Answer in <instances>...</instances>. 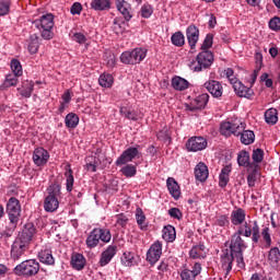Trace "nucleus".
Wrapping results in <instances>:
<instances>
[{
  "mask_svg": "<svg viewBox=\"0 0 280 280\" xmlns=\"http://www.w3.org/2000/svg\"><path fill=\"white\" fill-rule=\"evenodd\" d=\"M244 237H250L254 244H257L261 238L259 233V224L257 221L245 222L241 225L236 233L232 235L230 248H225L221 255V264L223 270H225L224 279H229L231 270H233V261L236 259L238 268H244V248H246V243L242 240Z\"/></svg>",
  "mask_w": 280,
  "mask_h": 280,
  "instance_id": "nucleus-1",
  "label": "nucleus"
},
{
  "mask_svg": "<svg viewBox=\"0 0 280 280\" xmlns=\"http://www.w3.org/2000/svg\"><path fill=\"white\" fill-rule=\"evenodd\" d=\"M54 19V14L48 13L33 22V25L40 32V36L44 40H51V38H54V26L56 25Z\"/></svg>",
  "mask_w": 280,
  "mask_h": 280,
  "instance_id": "nucleus-2",
  "label": "nucleus"
},
{
  "mask_svg": "<svg viewBox=\"0 0 280 280\" xmlns=\"http://www.w3.org/2000/svg\"><path fill=\"white\" fill-rule=\"evenodd\" d=\"M244 78L246 82H248L249 86L244 85V83L240 81L238 83H235V85H233V89L238 97H246V100H250V97L255 95V92L250 88L253 86V84H255V81L257 80V72H245Z\"/></svg>",
  "mask_w": 280,
  "mask_h": 280,
  "instance_id": "nucleus-3",
  "label": "nucleus"
},
{
  "mask_svg": "<svg viewBox=\"0 0 280 280\" xmlns=\"http://www.w3.org/2000/svg\"><path fill=\"white\" fill-rule=\"evenodd\" d=\"M113 235L110 234V230L108 229H94L88 236L85 244L88 248H95L98 246L100 241L108 244L110 242Z\"/></svg>",
  "mask_w": 280,
  "mask_h": 280,
  "instance_id": "nucleus-4",
  "label": "nucleus"
},
{
  "mask_svg": "<svg viewBox=\"0 0 280 280\" xmlns=\"http://www.w3.org/2000/svg\"><path fill=\"white\" fill-rule=\"evenodd\" d=\"M148 56V48L138 47L131 51H125L120 55V62L124 65H139L145 60Z\"/></svg>",
  "mask_w": 280,
  "mask_h": 280,
  "instance_id": "nucleus-5",
  "label": "nucleus"
},
{
  "mask_svg": "<svg viewBox=\"0 0 280 280\" xmlns=\"http://www.w3.org/2000/svg\"><path fill=\"white\" fill-rule=\"evenodd\" d=\"M38 270H40V264L36 259H28L14 268V275H18V277H34L38 275Z\"/></svg>",
  "mask_w": 280,
  "mask_h": 280,
  "instance_id": "nucleus-6",
  "label": "nucleus"
},
{
  "mask_svg": "<svg viewBox=\"0 0 280 280\" xmlns=\"http://www.w3.org/2000/svg\"><path fill=\"white\" fill-rule=\"evenodd\" d=\"M213 65V52L211 50H202L198 54L197 60L189 63L190 71H202L209 69Z\"/></svg>",
  "mask_w": 280,
  "mask_h": 280,
  "instance_id": "nucleus-7",
  "label": "nucleus"
},
{
  "mask_svg": "<svg viewBox=\"0 0 280 280\" xmlns=\"http://www.w3.org/2000/svg\"><path fill=\"white\" fill-rule=\"evenodd\" d=\"M7 213L11 223V229H16L19 220H21V201L11 197L7 203Z\"/></svg>",
  "mask_w": 280,
  "mask_h": 280,
  "instance_id": "nucleus-8",
  "label": "nucleus"
},
{
  "mask_svg": "<svg viewBox=\"0 0 280 280\" xmlns=\"http://www.w3.org/2000/svg\"><path fill=\"white\" fill-rule=\"evenodd\" d=\"M34 235H36V226H34V223H26L15 240L30 246L32 240H34Z\"/></svg>",
  "mask_w": 280,
  "mask_h": 280,
  "instance_id": "nucleus-9",
  "label": "nucleus"
},
{
  "mask_svg": "<svg viewBox=\"0 0 280 280\" xmlns=\"http://www.w3.org/2000/svg\"><path fill=\"white\" fill-rule=\"evenodd\" d=\"M139 149L137 147H129L127 150H125L120 156L116 161L117 166L126 165L127 163H131V161H135V159H139Z\"/></svg>",
  "mask_w": 280,
  "mask_h": 280,
  "instance_id": "nucleus-10",
  "label": "nucleus"
},
{
  "mask_svg": "<svg viewBox=\"0 0 280 280\" xmlns=\"http://www.w3.org/2000/svg\"><path fill=\"white\" fill-rule=\"evenodd\" d=\"M161 255H163V244L156 241L148 250L147 260L150 261L152 266H154V264L161 259Z\"/></svg>",
  "mask_w": 280,
  "mask_h": 280,
  "instance_id": "nucleus-11",
  "label": "nucleus"
},
{
  "mask_svg": "<svg viewBox=\"0 0 280 280\" xmlns=\"http://www.w3.org/2000/svg\"><path fill=\"white\" fill-rule=\"evenodd\" d=\"M188 152H200L207 148V139L203 137H194L186 142Z\"/></svg>",
  "mask_w": 280,
  "mask_h": 280,
  "instance_id": "nucleus-12",
  "label": "nucleus"
},
{
  "mask_svg": "<svg viewBox=\"0 0 280 280\" xmlns=\"http://www.w3.org/2000/svg\"><path fill=\"white\" fill-rule=\"evenodd\" d=\"M186 37L190 49H196V45H198V40H200V30L198 26L189 25L186 28Z\"/></svg>",
  "mask_w": 280,
  "mask_h": 280,
  "instance_id": "nucleus-13",
  "label": "nucleus"
},
{
  "mask_svg": "<svg viewBox=\"0 0 280 280\" xmlns=\"http://www.w3.org/2000/svg\"><path fill=\"white\" fill-rule=\"evenodd\" d=\"M209 103V94L205 93L197 96L189 105H187V110L194 113L196 110H202L205 106Z\"/></svg>",
  "mask_w": 280,
  "mask_h": 280,
  "instance_id": "nucleus-14",
  "label": "nucleus"
},
{
  "mask_svg": "<svg viewBox=\"0 0 280 280\" xmlns=\"http://www.w3.org/2000/svg\"><path fill=\"white\" fill-rule=\"evenodd\" d=\"M240 128V125L223 122L221 124L220 132L223 135V137H231V135H234V137H240V135H242V129Z\"/></svg>",
  "mask_w": 280,
  "mask_h": 280,
  "instance_id": "nucleus-15",
  "label": "nucleus"
},
{
  "mask_svg": "<svg viewBox=\"0 0 280 280\" xmlns=\"http://www.w3.org/2000/svg\"><path fill=\"white\" fill-rule=\"evenodd\" d=\"M33 161L35 165L40 167L42 165H47V161H49V152L44 148H37L33 152Z\"/></svg>",
  "mask_w": 280,
  "mask_h": 280,
  "instance_id": "nucleus-16",
  "label": "nucleus"
},
{
  "mask_svg": "<svg viewBox=\"0 0 280 280\" xmlns=\"http://www.w3.org/2000/svg\"><path fill=\"white\" fill-rule=\"evenodd\" d=\"M27 246L28 245H25L24 243H21L15 238L11 247V259H13V261H18V259H21L25 250H27Z\"/></svg>",
  "mask_w": 280,
  "mask_h": 280,
  "instance_id": "nucleus-17",
  "label": "nucleus"
},
{
  "mask_svg": "<svg viewBox=\"0 0 280 280\" xmlns=\"http://www.w3.org/2000/svg\"><path fill=\"white\" fill-rule=\"evenodd\" d=\"M116 8L120 14H122L125 21L132 20V8H130V3L126 0H116Z\"/></svg>",
  "mask_w": 280,
  "mask_h": 280,
  "instance_id": "nucleus-18",
  "label": "nucleus"
},
{
  "mask_svg": "<svg viewBox=\"0 0 280 280\" xmlns=\"http://www.w3.org/2000/svg\"><path fill=\"white\" fill-rule=\"evenodd\" d=\"M203 86L213 97H222L223 88L220 82L215 80H210L207 81Z\"/></svg>",
  "mask_w": 280,
  "mask_h": 280,
  "instance_id": "nucleus-19",
  "label": "nucleus"
},
{
  "mask_svg": "<svg viewBox=\"0 0 280 280\" xmlns=\"http://www.w3.org/2000/svg\"><path fill=\"white\" fill-rule=\"evenodd\" d=\"M117 255V245H109L101 255L100 265L108 266L113 257Z\"/></svg>",
  "mask_w": 280,
  "mask_h": 280,
  "instance_id": "nucleus-20",
  "label": "nucleus"
},
{
  "mask_svg": "<svg viewBox=\"0 0 280 280\" xmlns=\"http://www.w3.org/2000/svg\"><path fill=\"white\" fill-rule=\"evenodd\" d=\"M39 37L36 34L30 35V37L25 40L24 47H26L27 51L31 55L38 54V47H40Z\"/></svg>",
  "mask_w": 280,
  "mask_h": 280,
  "instance_id": "nucleus-21",
  "label": "nucleus"
},
{
  "mask_svg": "<svg viewBox=\"0 0 280 280\" xmlns=\"http://www.w3.org/2000/svg\"><path fill=\"white\" fill-rule=\"evenodd\" d=\"M195 178L199 183H205L209 178V167L203 162H199L195 167Z\"/></svg>",
  "mask_w": 280,
  "mask_h": 280,
  "instance_id": "nucleus-22",
  "label": "nucleus"
},
{
  "mask_svg": "<svg viewBox=\"0 0 280 280\" xmlns=\"http://www.w3.org/2000/svg\"><path fill=\"white\" fill-rule=\"evenodd\" d=\"M90 5L94 12H108L113 8V2L110 0H92Z\"/></svg>",
  "mask_w": 280,
  "mask_h": 280,
  "instance_id": "nucleus-23",
  "label": "nucleus"
},
{
  "mask_svg": "<svg viewBox=\"0 0 280 280\" xmlns=\"http://www.w3.org/2000/svg\"><path fill=\"white\" fill-rule=\"evenodd\" d=\"M21 75H23V71H12L7 74L3 82V88L10 89V86H16V84H19V78H21Z\"/></svg>",
  "mask_w": 280,
  "mask_h": 280,
  "instance_id": "nucleus-24",
  "label": "nucleus"
},
{
  "mask_svg": "<svg viewBox=\"0 0 280 280\" xmlns=\"http://www.w3.org/2000/svg\"><path fill=\"white\" fill-rule=\"evenodd\" d=\"M166 185L174 200H178V198H180V186H178L176 179H174V177H168L166 180Z\"/></svg>",
  "mask_w": 280,
  "mask_h": 280,
  "instance_id": "nucleus-25",
  "label": "nucleus"
},
{
  "mask_svg": "<svg viewBox=\"0 0 280 280\" xmlns=\"http://www.w3.org/2000/svg\"><path fill=\"white\" fill-rule=\"evenodd\" d=\"M38 259L40 264L45 266H54L56 264V259L54 258V254H51V249H42L38 253Z\"/></svg>",
  "mask_w": 280,
  "mask_h": 280,
  "instance_id": "nucleus-26",
  "label": "nucleus"
},
{
  "mask_svg": "<svg viewBox=\"0 0 280 280\" xmlns=\"http://www.w3.org/2000/svg\"><path fill=\"white\" fill-rule=\"evenodd\" d=\"M241 142L244 145H250V143H255V132L253 130H244V124H241Z\"/></svg>",
  "mask_w": 280,
  "mask_h": 280,
  "instance_id": "nucleus-27",
  "label": "nucleus"
},
{
  "mask_svg": "<svg viewBox=\"0 0 280 280\" xmlns=\"http://www.w3.org/2000/svg\"><path fill=\"white\" fill-rule=\"evenodd\" d=\"M60 206V202L58 201V198L46 196L44 200V209L48 213H54V211L58 210V207Z\"/></svg>",
  "mask_w": 280,
  "mask_h": 280,
  "instance_id": "nucleus-28",
  "label": "nucleus"
},
{
  "mask_svg": "<svg viewBox=\"0 0 280 280\" xmlns=\"http://www.w3.org/2000/svg\"><path fill=\"white\" fill-rule=\"evenodd\" d=\"M244 220H246V211L240 208L234 210L231 214V222L234 226H240V224H244Z\"/></svg>",
  "mask_w": 280,
  "mask_h": 280,
  "instance_id": "nucleus-29",
  "label": "nucleus"
},
{
  "mask_svg": "<svg viewBox=\"0 0 280 280\" xmlns=\"http://www.w3.org/2000/svg\"><path fill=\"white\" fill-rule=\"evenodd\" d=\"M71 266L74 270H84L86 266V258L82 254H73L71 257Z\"/></svg>",
  "mask_w": 280,
  "mask_h": 280,
  "instance_id": "nucleus-30",
  "label": "nucleus"
},
{
  "mask_svg": "<svg viewBox=\"0 0 280 280\" xmlns=\"http://www.w3.org/2000/svg\"><path fill=\"white\" fill-rule=\"evenodd\" d=\"M189 256L191 259H205L207 257V247L202 244L196 245L190 249Z\"/></svg>",
  "mask_w": 280,
  "mask_h": 280,
  "instance_id": "nucleus-31",
  "label": "nucleus"
},
{
  "mask_svg": "<svg viewBox=\"0 0 280 280\" xmlns=\"http://www.w3.org/2000/svg\"><path fill=\"white\" fill-rule=\"evenodd\" d=\"M18 91L20 92V95H22V97H32V93L34 92L33 81H25L22 84V88H19Z\"/></svg>",
  "mask_w": 280,
  "mask_h": 280,
  "instance_id": "nucleus-32",
  "label": "nucleus"
},
{
  "mask_svg": "<svg viewBox=\"0 0 280 280\" xmlns=\"http://www.w3.org/2000/svg\"><path fill=\"white\" fill-rule=\"evenodd\" d=\"M114 82H115V79L113 78V74L108 72H103L98 78V84L104 89H110Z\"/></svg>",
  "mask_w": 280,
  "mask_h": 280,
  "instance_id": "nucleus-33",
  "label": "nucleus"
},
{
  "mask_svg": "<svg viewBox=\"0 0 280 280\" xmlns=\"http://www.w3.org/2000/svg\"><path fill=\"white\" fill-rule=\"evenodd\" d=\"M66 189L67 191L71 192L73 191V183H74V178H73V170H71V164L66 165Z\"/></svg>",
  "mask_w": 280,
  "mask_h": 280,
  "instance_id": "nucleus-34",
  "label": "nucleus"
},
{
  "mask_svg": "<svg viewBox=\"0 0 280 280\" xmlns=\"http://www.w3.org/2000/svg\"><path fill=\"white\" fill-rule=\"evenodd\" d=\"M120 115L126 119H130L131 121H139L141 119V114L137 110H130L127 107L120 108Z\"/></svg>",
  "mask_w": 280,
  "mask_h": 280,
  "instance_id": "nucleus-35",
  "label": "nucleus"
},
{
  "mask_svg": "<svg viewBox=\"0 0 280 280\" xmlns=\"http://www.w3.org/2000/svg\"><path fill=\"white\" fill-rule=\"evenodd\" d=\"M237 164L240 165V167H248L252 164L250 163V153H248V151H246V150H242L237 154Z\"/></svg>",
  "mask_w": 280,
  "mask_h": 280,
  "instance_id": "nucleus-36",
  "label": "nucleus"
},
{
  "mask_svg": "<svg viewBox=\"0 0 280 280\" xmlns=\"http://www.w3.org/2000/svg\"><path fill=\"white\" fill-rule=\"evenodd\" d=\"M127 28H128V23L124 22L119 18L114 19L113 31L115 32V34L119 36V34H124Z\"/></svg>",
  "mask_w": 280,
  "mask_h": 280,
  "instance_id": "nucleus-37",
  "label": "nucleus"
},
{
  "mask_svg": "<svg viewBox=\"0 0 280 280\" xmlns=\"http://www.w3.org/2000/svg\"><path fill=\"white\" fill-rule=\"evenodd\" d=\"M172 86L176 91H185L186 89L189 88V82H187V80H185L180 77H174L172 79Z\"/></svg>",
  "mask_w": 280,
  "mask_h": 280,
  "instance_id": "nucleus-38",
  "label": "nucleus"
},
{
  "mask_svg": "<svg viewBox=\"0 0 280 280\" xmlns=\"http://www.w3.org/2000/svg\"><path fill=\"white\" fill-rule=\"evenodd\" d=\"M162 237L165 242H174L176 240V229L173 225H165Z\"/></svg>",
  "mask_w": 280,
  "mask_h": 280,
  "instance_id": "nucleus-39",
  "label": "nucleus"
},
{
  "mask_svg": "<svg viewBox=\"0 0 280 280\" xmlns=\"http://www.w3.org/2000/svg\"><path fill=\"white\" fill-rule=\"evenodd\" d=\"M278 114L277 108H269L265 113V121L271 126H275V124L279 121V117L277 116Z\"/></svg>",
  "mask_w": 280,
  "mask_h": 280,
  "instance_id": "nucleus-40",
  "label": "nucleus"
},
{
  "mask_svg": "<svg viewBox=\"0 0 280 280\" xmlns=\"http://www.w3.org/2000/svg\"><path fill=\"white\" fill-rule=\"evenodd\" d=\"M136 221L138 226H140L141 231H148V224L145 223V213L141 208H137L136 210Z\"/></svg>",
  "mask_w": 280,
  "mask_h": 280,
  "instance_id": "nucleus-41",
  "label": "nucleus"
},
{
  "mask_svg": "<svg viewBox=\"0 0 280 280\" xmlns=\"http://www.w3.org/2000/svg\"><path fill=\"white\" fill-rule=\"evenodd\" d=\"M171 43L175 47H183V45H185V35L183 34V32H175L171 37Z\"/></svg>",
  "mask_w": 280,
  "mask_h": 280,
  "instance_id": "nucleus-42",
  "label": "nucleus"
},
{
  "mask_svg": "<svg viewBox=\"0 0 280 280\" xmlns=\"http://www.w3.org/2000/svg\"><path fill=\"white\" fill-rule=\"evenodd\" d=\"M61 189H62V186H60L59 183L55 182L50 184L49 187L47 188V194L51 198H58L61 194Z\"/></svg>",
  "mask_w": 280,
  "mask_h": 280,
  "instance_id": "nucleus-43",
  "label": "nucleus"
},
{
  "mask_svg": "<svg viewBox=\"0 0 280 280\" xmlns=\"http://www.w3.org/2000/svg\"><path fill=\"white\" fill-rule=\"evenodd\" d=\"M65 124L67 128H77L78 124H80V118L78 115L70 113L66 116Z\"/></svg>",
  "mask_w": 280,
  "mask_h": 280,
  "instance_id": "nucleus-44",
  "label": "nucleus"
},
{
  "mask_svg": "<svg viewBox=\"0 0 280 280\" xmlns=\"http://www.w3.org/2000/svg\"><path fill=\"white\" fill-rule=\"evenodd\" d=\"M122 176H126V178H132L133 176H137V166L132 164H126L121 170H120Z\"/></svg>",
  "mask_w": 280,
  "mask_h": 280,
  "instance_id": "nucleus-45",
  "label": "nucleus"
},
{
  "mask_svg": "<svg viewBox=\"0 0 280 280\" xmlns=\"http://www.w3.org/2000/svg\"><path fill=\"white\" fill-rule=\"evenodd\" d=\"M152 14H154V7H152V4L147 2L140 8V15L142 19H150Z\"/></svg>",
  "mask_w": 280,
  "mask_h": 280,
  "instance_id": "nucleus-46",
  "label": "nucleus"
},
{
  "mask_svg": "<svg viewBox=\"0 0 280 280\" xmlns=\"http://www.w3.org/2000/svg\"><path fill=\"white\" fill-rule=\"evenodd\" d=\"M268 259H269V261H271V264H279V259H280L279 247H272L269 250Z\"/></svg>",
  "mask_w": 280,
  "mask_h": 280,
  "instance_id": "nucleus-47",
  "label": "nucleus"
},
{
  "mask_svg": "<svg viewBox=\"0 0 280 280\" xmlns=\"http://www.w3.org/2000/svg\"><path fill=\"white\" fill-rule=\"evenodd\" d=\"M121 262L124 266H133L135 265V254L130 252H125L121 257Z\"/></svg>",
  "mask_w": 280,
  "mask_h": 280,
  "instance_id": "nucleus-48",
  "label": "nucleus"
},
{
  "mask_svg": "<svg viewBox=\"0 0 280 280\" xmlns=\"http://www.w3.org/2000/svg\"><path fill=\"white\" fill-rule=\"evenodd\" d=\"M221 78L229 80L232 86H235V84H238L240 82L234 71H224L223 74H221Z\"/></svg>",
  "mask_w": 280,
  "mask_h": 280,
  "instance_id": "nucleus-49",
  "label": "nucleus"
},
{
  "mask_svg": "<svg viewBox=\"0 0 280 280\" xmlns=\"http://www.w3.org/2000/svg\"><path fill=\"white\" fill-rule=\"evenodd\" d=\"M213 47V34H208L206 38L203 39V43L201 45L202 51H209Z\"/></svg>",
  "mask_w": 280,
  "mask_h": 280,
  "instance_id": "nucleus-50",
  "label": "nucleus"
},
{
  "mask_svg": "<svg viewBox=\"0 0 280 280\" xmlns=\"http://www.w3.org/2000/svg\"><path fill=\"white\" fill-rule=\"evenodd\" d=\"M10 5H12V2L10 0H4L0 2V16H5L10 13Z\"/></svg>",
  "mask_w": 280,
  "mask_h": 280,
  "instance_id": "nucleus-51",
  "label": "nucleus"
},
{
  "mask_svg": "<svg viewBox=\"0 0 280 280\" xmlns=\"http://www.w3.org/2000/svg\"><path fill=\"white\" fill-rule=\"evenodd\" d=\"M252 159L254 161L253 163H256L257 165L258 163H261V161H264V150L255 149L253 151Z\"/></svg>",
  "mask_w": 280,
  "mask_h": 280,
  "instance_id": "nucleus-52",
  "label": "nucleus"
},
{
  "mask_svg": "<svg viewBox=\"0 0 280 280\" xmlns=\"http://www.w3.org/2000/svg\"><path fill=\"white\" fill-rule=\"evenodd\" d=\"M269 30H271L272 32H280V18L279 16H273L270 21H269Z\"/></svg>",
  "mask_w": 280,
  "mask_h": 280,
  "instance_id": "nucleus-53",
  "label": "nucleus"
},
{
  "mask_svg": "<svg viewBox=\"0 0 280 280\" xmlns=\"http://www.w3.org/2000/svg\"><path fill=\"white\" fill-rule=\"evenodd\" d=\"M261 235H262L264 242L267 244V248H269V246L272 244V238L270 237V229L269 228L262 229Z\"/></svg>",
  "mask_w": 280,
  "mask_h": 280,
  "instance_id": "nucleus-54",
  "label": "nucleus"
},
{
  "mask_svg": "<svg viewBox=\"0 0 280 280\" xmlns=\"http://www.w3.org/2000/svg\"><path fill=\"white\" fill-rule=\"evenodd\" d=\"M182 280H196V276L192 270L184 269L180 272Z\"/></svg>",
  "mask_w": 280,
  "mask_h": 280,
  "instance_id": "nucleus-55",
  "label": "nucleus"
},
{
  "mask_svg": "<svg viewBox=\"0 0 280 280\" xmlns=\"http://www.w3.org/2000/svg\"><path fill=\"white\" fill-rule=\"evenodd\" d=\"M255 63L257 71H260L261 67H264V55L260 51L255 52Z\"/></svg>",
  "mask_w": 280,
  "mask_h": 280,
  "instance_id": "nucleus-56",
  "label": "nucleus"
},
{
  "mask_svg": "<svg viewBox=\"0 0 280 280\" xmlns=\"http://www.w3.org/2000/svg\"><path fill=\"white\" fill-rule=\"evenodd\" d=\"M269 55L271 56V58H277L278 69H280V51H279V48L272 46L271 48H269Z\"/></svg>",
  "mask_w": 280,
  "mask_h": 280,
  "instance_id": "nucleus-57",
  "label": "nucleus"
},
{
  "mask_svg": "<svg viewBox=\"0 0 280 280\" xmlns=\"http://www.w3.org/2000/svg\"><path fill=\"white\" fill-rule=\"evenodd\" d=\"M104 60L108 65V67H113V65H115V60H116L115 54H113L110 51L105 52Z\"/></svg>",
  "mask_w": 280,
  "mask_h": 280,
  "instance_id": "nucleus-58",
  "label": "nucleus"
},
{
  "mask_svg": "<svg viewBox=\"0 0 280 280\" xmlns=\"http://www.w3.org/2000/svg\"><path fill=\"white\" fill-rule=\"evenodd\" d=\"M168 215H171V218H174L175 220H180L183 218V212H180L178 208H171L168 210Z\"/></svg>",
  "mask_w": 280,
  "mask_h": 280,
  "instance_id": "nucleus-59",
  "label": "nucleus"
},
{
  "mask_svg": "<svg viewBox=\"0 0 280 280\" xmlns=\"http://www.w3.org/2000/svg\"><path fill=\"white\" fill-rule=\"evenodd\" d=\"M116 220L119 226H126V224H128V217L124 213L116 215Z\"/></svg>",
  "mask_w": 280,
  "mask_h": 280,
  "instance_id": "nucleus-60",
  "label": "nucleus"
},
{
  "mask_svg": "<svg viewBox=\"0 0 280 280\" xmlns=\"http://www.w3.org/2000/svg\"><path fill=\"white\" fill-rule=\"evenodd\" d=\"M11 71H22L23 66H21V61L19 59H12L11 60Z\"/></svg>",
  "mask_w": 280,
  "mask_h": 280,
  "instance_id": "nucleus-61",
  "label": "nucleus"
},
{
  "mask_svg": "<svg viewBox=\"0 0 280 280\" xmlns=\"http://www.w3.org/2000/svg\"><path fill=\"white\" fill-rule=\"evenodd\" d=\"M226 185H229V175H224L222 173H220L219 175V187H226Z\"/></svg>",
  "mask_w": 280,
  "mask_h": 280,
  "instance_id": "nucleus-62",
  "label": "nucleus"
},
{
  "mask_svg": "<svg viewBox=\"0 0 280 280\" xmlns=\"http://www.w3.org/2000/svg\"><path fill=\"white\" fill-rule=\"evenodd\" d=\"M71 14H80L82 12V4L74 2L70 9Z\"/></svg>",
  "mask_w": 280,
  "mask_h": 280,
  "instance_id": "nucleus-63",
  "label": "nucleus"
},
{
  "mask_svg": "<svg viewBox=\"0 0 280 280\" xmlns=\"http://www.w3.org/2000/svg\"><path fill=\"white\" fill-rule=\"evenodd\" d=\"M73 39L75 40V43H79L80 45H83V43H86V36H84V34L82 33H75L73 35Z\"/></svg>",
  "mask_w": 280,
  "mask_h": 280,
  "instance_id": "nucleus-64",
  "label": "nucleus"
}]
</instances>
